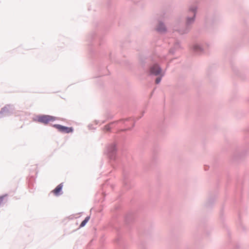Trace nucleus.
<instances>
[{
    "label": "nucleus",
    "instance_id": "1",
    "mask_svg": "<svg viewBox=\"0 0 249 249\" xmlns=\"http://www.w3.org/2000/svg\"><path fill=\"white\" fill-rule=\"evenodd\" d=\"M56 118L50 115H41L37 117V121L39 123L47 124L51 122H53Z\"/></svg>",
    "mask_w": 249,
    "mask_h": 249
},
{
    "label": "nucleus",
    "instance_id": "2",
    "mask_svg": "<svg viewBox=\"0 0 249 249\" xmlns=\"http://www.w3.org/2000/svg\"><path fill=\"white\" fill-rule=\"evenodd\" d=\"M53 126L62 133H69L73 131L72 127L64 126L60 124H54Z\"/></svg>",
    "mask_w": 249,
    "mask_h": 249
},
{
    "label": "nucleus",
    "instance_id": "3",
    "mask_svg": "<svg viewBox=\"0 0 249 249\" xmlns=\"http://www.w3.org/2000/svg\"><path fill=\"white\" fill-rule=\"evenodd\" d=\"M150 72L154 75H158L160 74L161 70L157 65H154L150 69Z\"/></svg>",
    "mask_w": 249,
    "mask_h": 249
},
{
    "label": "nucleus",
    "instance_id": "4",
    "mask_svg": "<svg viewBox=\"0 0 249 249\" xmlns=\"http://www.w3.org/2000/svg\"><path fill=\"white\" fill-rule=\"evenodd\" d=\"M63 184L60 183L58 185L56 186V187L52 191V192L55 195V196H58L60 194V192L62 190V189L63 188Z\"/></svg>",
    "mask_w": 249,
    "mask_h": 249
},
{
    "label": "nucleus",
    "instance_id": "5",
    "mask_svg": "<svg viewBox=\"0 0 249 249\" xmlns=\"http://www.w3.org/2000/svg\"><path fill=\"white\" fill-rule=\"evenodd\" d=\"M157 30L159 32H163L165 30V27L163 24L160 23Z\"/></svg>",
    "mask_w": 249,
    "mask_h": 249
},
{
    "label": "nucleus",
    "instance_id": "6",
    "mask_svg": "<svg viewBox=\"0 0 249 249\" xmlns=\"http://www.w3.org/2000/svg\"><path fill=\"white\" fill-rule=\"evenodd\" d=\"M90 219V217L89 216H87L85 218V219L81 222L80 225V228H82V227H83L84 226H85V225L87 224V223L89 221Z\"/></svg>",
    "mask_w": 249,
    "mask_h": 249
},
{
    "label": "nucleus",
    "instance_id": "7",
    "mask_svg": "<svg viewBox=\"0 0 249 249\" xmlns=\"http://www.w3.org/2000/svg\"><path fill=\"white\" fill-rule=\"evenodd\" d=\"M110 129V124L106 125L105 126L104 130L105 132L109 131Z\"/></svg>",
    "mask_w": 249,
    "mask_h": 249
},
{
    "label": "nucleus",
    "instance_id": "8",
    "mask_svg": "<svg viewBox=\"0 0 249 249\" xmlns=\"http://www.w3.org/2000/svg\"><path fill=\"white\" fill-rule=\"evenodd\" d=\"M3 198H4V196H0V205L2 202Z\"/></svg>",
    "mask_w": 249,
    "mask_h": 249
},
{
    "label": "nucleus",
    "instance_id": "9",
    "mask_svg": "<svg viewBox=\"0 0 249 249\" xmlns=\"http://www.w3.org/2000/svg\"><path fill=\"white\" fill-rule=\"evenodd\" d=\"M160 82V79H156V81H155V82L157 84H159Z\"/></svg>",
    "mask_w": 249,
    "mask_h": 249
},
{
    "label": "nucleus",
    "instance_id": "10",
    "mask_svg": "<svg viewBox=\"0 0 249 249\" xmlns=\"http://www.w3.org/2000/svg\"><path fill=\"white\" fill-rule=\"evenodd\" d=\"M192 11H193V15H194V17L195 16V9H193Z\"/></svg>",
    "mask_w": 249,
    "mask_h": 249
},
{
    "label": "nucleus",
    "instance_id": "11",
    "mask_svg": "<svg viewBox=\"0 0 249 249\" xmlns=\"http://www.w3.org/2000/svg\"><path fill=\"white\" fill-rule=\"evenodd\" d=\"M187 22H188V23H190V22H191V21H190V20H189V19H188Z\"/></svg>",
    "mask_w": 249,
    "mask_h": 249
},
{
    "label": "nucleus",
    "instance_id": "12",
    "mask_svg": "<svg viewBox=\"0 0 249 249\" xmlns=\"http://www.w3.org/2000/svg\"><path fill=\"white\" fill-rule=\"evenodd\" d=\"M5 108H2V111H4L5 110Z\"/></svg>",
    "mask_w": 249,
    "mask_h": 249
}]
</instances>
